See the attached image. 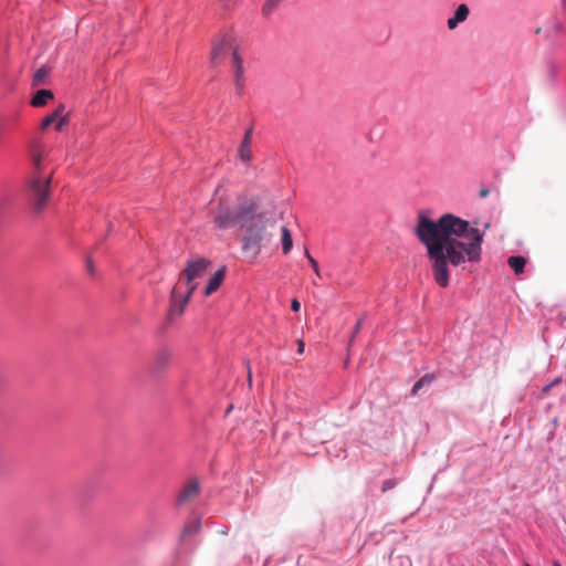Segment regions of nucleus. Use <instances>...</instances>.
Here are the masks:
<instances>
[{
    "instance_id": "f257e3e1",
    "label": "nucleus",
    "mask_w": 566,
    "mask_h": 566,
    "mask_svg": "<svg viewBox=\"0 0 566 566\" xmlns=\"http://www.w3.org/2000/svg\"><path fill=\"white\" fill-rule=\"evenodd\" d=\"M416 234L427 248L433 279L441 287L449 285V265L464 270L467 264L481 261L483 233L452 213L437 221L419 213Z\"/></svg>"
},
{
    "instance_id": "f03ea898",
    "label": "nucleus",
    "mask_w": 566,
    "mask_h": 566,
    "mask_svg": "<svg viewBox=\"0 0 566 566\" xmlns=\"http://www.w3.org/2000/svg\"><path fill=\"white\" fill-rule=\"evenodd\" d=\"M44 157V149L41 146H35L32 151L33 175L29 182L28 195L36 211H41L49 198L50 186L53 172H45L42 169V159Z\"/></svg>"
},
{
    "instance_id": "7ed1b4c3",
    "label": "nucleus",
    "mask_w": 566,
    "mask_h": 566,
    "mask_svg": "<svg viewBox=\"0 0 566 566\" xmlns=\"http://www.w3.org/2000/svg\"><path fill=\"white\" fill-rule=\"evenodd\" d=\"M243 228L245 232L242 238V251L255 259L271 241L274 222L255 212L253 220H250Z\"/></svg>"
},
{
    "instance_id": "20e7f679",
    "label": "nucleus",
    "mask_w": 566,
    "mask_h": 566,
    "mask_svg": "<svg viewBox=\"0 0 566 566\" xmlns=\"http://www.w3.org/2000/svg\"><path fill=\"white\" fill-rule=\"evenodd\" d=\"M255 211L256 205L249 198L240 199L234 208L226 206L220 200L213 216V222L219 229H229L238 224L245 227L250 220H253Z\"/></svg>"
},
{
    "instance_id": "39448f33",
    "label": "nucleus",
    "mask_w": 566,
    "mask_h": 566,
    "mask_svg": "<svg viewBox=\"0 0 566 566\" xmlns=\"http://www.w3.org/2000/svg\"><path fill=\"white\" fill-rule=\"evenodd\" d=\"M210 264V260L200 256L187 261L186 268L181 272L179 282L177 284L180 286L181 283L185 282L187 286L185 302H189L192 293L198 286L196 280L201 279L206 274Z\"/></svg>"
},
{
    "instance_id": "423d86ee",
    "label": "nucleus",
    "mask_w": 566,
    "mask_h": 566,
    "mask_svg": "<svg viewBox=\"0 0 566 566\" xmlns=\"http://www.w3.org/2000/svg\"><path fill=\"white\" fill-rule=\"evenodd\" d=\"M69 123V115L65 112L64 105H59L57 108L50 115H48L43 120L41 128L44 130L50 125L55 124V129L61 132L63 127Z\"/></svg>"
},
{
    "instance_id": "0eeeda50",
    "label": "nucleus",
    "mask_w": 566,
    "mask_h": 566,
    "mask_svg": "<svg viewBox=\"0 0 566 566\" xmlns=\"http://www.w3.org/2000/svg\"><path fill=\"white\" fill-rule=\"evenodd\" d=\"M233 51H237V49L233 46L231 40L228 38H223L212 46L210 54L211 63H220L229 53H231V55L233 56Z\"/></svg>"
},
{
    "instance_id": "6e6552de",
    "label": "nucleus",
    "mask_w": 566,
    "mask_h": 566,
    "mask_svg": "<svg viewBox=\"0 0 566 566\" xmlns=\"http://www.w3.org/2000/svg\"><path fill=\"white\" fill-rule=\"evenodd\" d=\"M200 492V485L197 480H190L180 491L178 495V504H187L193 501Z\"/></svg>"
},
{
    "instance_id": "1a4fd4ad",
    "label": "nucleus",
    "mask_w": 566,
    "mask_h": 566,
    "mask_svg": "<svg viewBox=\"0 0 566 566\" xmlns=\"http://www.w3.org/2000/svg\"><path fill=\"white\" fill-rule=\"evenodd\" d=\"M179 287L180 286L176 285L171 291L170 308H169L170 316H172V315L180 316L184 313L186 305L188 304V302H185L186 292L184 294L179 293L178 292Z\"/></svg>"
},
{
    "instance_id": "9d476101",
    "label": "nucleus",
    "mask_w": 566,
    "mask_h": 566,
    "mask_svg": "<svg viewBox=\"0 0 566 566\" xmlns=\"http://www.w3.org/2000/svg\"><path fill=\"white\" fill-rule=\"evenodd\" d=\"M233 71H234V84L239 94L243 92L244 88V69L241 56L238 51H233V60H232Z\"/></svg>"
},
{
    "instance_id": "9b49d317",
    "label": "nucleus",
    "mask_w": 566,
    "mask_h": 566,
    "mask_svg": "<svg viewBox=\"0 0 566 566\" xmlns=\"http://www.w3.org/2000/svg\"><path fill=\"white\" fill-rule=\"evenodd\" d=\"M252 128H248L244 136H243V139L241 142V145L239 147V156H240V159L242 161H244L245 164H249L253 156H252V150H251V143H252Z\"/></svg>"
},
{
    "instance_id": "f8f14e48",
    "label": "nucleus",
    "mask_w": 566,
    "mask_h": 566,
    "mask_svg": "<svg viewBox=\"0 0 566 566\" xmlns=\"http://www.w3.org/2000/svg\"><path fill=\"white\" fill-rule=\"evenodd\" d=\"M470 14V9L467 4L458 6L453 17L449 18L447 25L450 30H454L460 23L464 22Z\"/></svg>"
},
{
    "instance_id": "ddd939ff",
    "label": "nucleus",
    "mask_w": 566,
    "mask_h": 566,
    "mask_svg": "<svg viewBox=\"0 0 566 566\" xmlns=\"http://www.w3.org/2000/svg\"><path fill=\"white\" fill-rule=\"evenodd\" d=\"M226 276V268L219 269L209 279L208 284L205 289V295L209 296L214 293L222 284Z\"/></svg>"
},
{
    "instance_id": "4468645a",
    "label": "nucleus",
    "mask_w": 566,
    "mask_h": 566,
    "mask_svg": "<svg viewBox=\"0 0 566 566\" xmlns=\"http://www.w3.org/2000/svg\"><path fill=\"white\" fill-rule=\"evenodd\" d=\"M53 98V92L50 90H40L31 99V105L33 107H42L44 106L49 99Z\"/></svg>"
},
{
    "instance_id": "2eb2a0df",
    "label": "nucleus",
    "mask_w": 566,
    "mask_h": 566,
    "mask_svg": "<svg viewBox=\"0 0 566 566\" xmlns=\"http://www.w3.org/2000/svg\"><path fill=\"white\" fill-rule=\"evenodd\" d=\"M507 263L515 274H522L524 272L526 259L521 255H513L509 258Z\"/></svg>"
},
{
    "instance_id": "dca6fc26",
    "label": "nucleus",
    "mask_w": 566,
    "mask_h": 566,
    "mask_svg": "<svg viewBox=\"0 0 566 566\" xmlns=\"http://www.w3.org/2000/svg\"><path fill=\"white\" fill-rule=\"evenodd\" d=\"M281 240H282V250L284 254H287L293 248V240L290 230L286 227L281 228Z\"/></svg>"
},
{
    "instance_id": "f3484780",
    "label": "nucleus",
    "mask_w": 566,
    "mask_h": 566,
    "mask_svg": "<svg viewBox=\"0 0 566 566\" xmlns=\"http://www.w3.org/2000/svg\"><path fill=\"white\" fill-rule=\"evenodd\" d=\"M171 359V354L168 349H160L157 352L155 357V364L157 368H164Z\"/></svg>"
},
{
    "instance_id": "a211bd4d",
    "label": "nucleus",
    "mask_w": 566,
    "mask_h": 566,
    "mask_svg": "<svg viewBox=\"0 0 566 566\" xmlns=\"http://www.w3.org/2000/svg\"><path fill=\"white\" fill-rule=\"evenodd\" d=\"M434 379V375H431V374H426L424 376H422L412 387V395H417L418 391L424 387V386H429Z\"/></svg>"
},
{
    "instance_id": "6ab92c4d",
    "label": "nucleus",
    "mask_w": 566,
    "mask_h": 566,
    "mask_svg": "<svg viewBox=\"0 0 566 566\" xmlns=\"http://www.w3.org/2000/svg\"><path fill=\"white\" fill-rule=\"evenodd\" d=\"M200 527H201L200 521H198V520L192 521L191 523L187 524L184 527L181 536L186 537V536L195 535L200 531Z\"/></svg>"
},
{
    "instance_id": "aec40b11",
    "label": "nucleus",
    "mask_w": 566,
    "mask_h": 566,
    "mask_svg": "<svg viewBox=\"0 0 566 566\" xmlns=\"http://www.w3.org/2000/svg\"><path fill=\"white\" fill-rule=\"evenodd\" d=\"M48 74L49 70L45 66L40 67L33 75V85L38 86L43 84Z\"/></svg>"
},
{
    "instance_id": "412c9836",
    "label": "nucleus",
    "mask_w": 566,
    "mask_h": 566,
    "mask_svg": "<svg viewBox=\"0 0 566 566\" xmlns=\"http://www.w3.org/2000/svg\"><path fill=\"white\" fill-rule=\"evenodd\" d=\"M306 258L310 262V264L312 265L315 274L319 277L321 276V272H319V268H318V263L316 262V260L310 254L308 251H306Z\"/></svg>"
},
{
    "instance_id": "4be33fe9",
    "label": "nucleus",
    "mask_w": 566,
    "mask_h": 566,
    "mask_svg": "<svg viewBox=\"0 0 566 566\" xmlns=\"http://www.w3.org/2000/svg\"><path fill=\"white\" fill-rule=\"evenodd\" d=\"M280 0H268L264 4L263 11L265 14H269L272 10L275 9Z\"/></svg>"
},
{
    "instance_id": "5701e85b",
    "label": "nucleus",
    "mask_w": 566,
    "mask_h": 566,
    "mask_svg": "<svg viewBox=\"0 0 566 566\" xmlns=\"http://www.w3.org/2000/svg\"><path fill=\"white\" fill-rule=\"evenodd\" d=\"M361 326H363V319H358L356 325H355V328H354V331L352 333V336L349 338V345L354 342V339H355L356 335L359 333Z\"/></svg>"
},
{
    "instance_id": "b1692460",
    "label": "nucleus",
    "mask_w": 566,
    "mask_h": 566,
    "mask_svg": "<svg viewBox=\"0 0 566 566\" xmlns=\"http://www.w3.org/2000/svg\"><path fill=\"white\" fill-rule=\"evenodd\" d=\"M395 486V482L392 480H386L384 483H382V492H386L387 490L391 489Z\"/></svg>"
},
{
    "instance_id": "393cba45",
    "label": "nucleus",
    "mask_w": 566,
    "mask_h": 566,
    "mask_svg": "<svg viewBox=\"0 0 566 566\" xmlns=\"http://www.w3.org/2000/svg\"><path fill=\"white\" fill-rule=\"evenodd\" d=\"M291 307L294 312H297L301 308V303L296 298H293L291 302Z\"/></svg>"
},
{
    "instance_id": "a878e982",
    "label": "nucleus",
    "mask_w": 566,
    "mask_h": 566,
    "mask_svg": "<svg viewBox=\"0 0 566 566\" xmlns=\"http://www.w3.org/2000/svg\"><path fill=\"white\" fill-rule=\"evenodd\" d=\"M304 347H305L304 342L302 339H298L297 340V352H298V354H303Z\"/></svg>"
},
{
    "instance_id": "bb28decb",
    "label": "nucleus",
    "mask_w": 566,
    "mask_h": 566,
    "mask_svg": "<svg viewBox=\"0 0 566 566\" xmlns=\"http://www.w3.org/2000/svg\"><path fill=\"white\" fill-rule=\"evenodd\" d=\"M489 193H490V190L488 188H483L480 190L479 196H480V198H486L489 196Z\"/></svg>"
},
{
    "instance_id": "cd10ccee",
    "label": "nucleus",
    "mask_w": 566,
    "mask_h": 566,
    "mask_svg": "<svg viewBox=\"0 0 566 566\" xmlns=\"http://www.w3.org/2000/svg\"><path fill=\"white\" fill-rule=\"evenodd\" d=\"M6 384H7L6 377L0 371V389H2L6 386Z\"/></svg>"
},
{
    "instance_id": "c85d7f7f",
    "label": "nucleus",
    "mask_w": 566,
    "mask_h": 566,
    "mask_svg": "<svg viewBox=\"0 0 566 566\" xmlns=\"http://www.w3.org/2000/svg\"><path fill=\"white\" fill-rule=\"evenodd\" d=\"M87 271L93 274L94 272V268H93V264H92V261L91 260H87Z\"/></svg>"
},
{
    "instance_id": "c756f323",
    "label": "nucleus",
    "mask_w": 566,
    "mask_h": 566,
    "mask_svg": "<svg viewBox=\"0 0 566 566\" xmlns=\"http://www.w3.org/2000/svg\"><path fill=\"white\" fill-rule=\"evenodd\" d=\"M554 28H555L556 32H559L562 30V24L560 23H555Z\"/></svg>"
},
{
    "instance_id": "7c9ffc66",
    "label": "nucleus",
    "mask_w": 566,
    "mask_h": 566,
    "mask_svg": "<svg viewBox=\"0 0 566 566\" xmlns=\"http://www.w3.org/2000/svg\"><path fill=\"white\" fill-rule=\"evenodd\" d=\"M553 385H554V384H551V385L545 386V387H544V391H547V390L551 388V386H553Z\"/></svg>"
},
{
    "instance_id": "2f4dec72",
    "label": "nucleus",
    "mask_w": 566,
    "mask_h": 566,
    "mask_svg": "<svg viewBox=\"0 0 566 566\" xmlns=\"http://www.w3.org/2000/svg\"><path fill=\"white\" fill-rule=\"evenodd\" d=\"M541 32H542V28H537V29L535 30V33H536V34H539Z\"/></svg>"
},
{
    "instance_id": "473e14b6",
    "label": "nucleus",
    "mask_w": 566,
    "mask_h": 566,
    "mask_svg": "<svg viewBox=\"0 0 566 566\" xmlns=\"http://www.w3.org/2000/svg\"><path fill=\"white\" fill-rule=\"evenodd\" d=\"M553 566H562L557 560L553 563Z\"/></svg>"
},
{
    "instance_id": "72a5a7b5",
    "label": "nucleus",
    "mask_w": 566,
    "mask_h": 566,
    "mask_svg": "<svg viewBox=\"0 0 566 566\" xmlns=\"http://www.w3.org/2000/svg\"><path fill=\"white\" fill-rule=\"evenodd\" d=\"M248 378H249V382H251V380H252V376H251V373H250V371H249V377H248Z\"/></svg>"
},
{
    "instance_id": "f704fd0d",
    "label": "nucleus",
    "mask_w": 566,
    "mask_h": 566,
    "mask_svg": "<svg viewBox=\"0 0 566 566\" xmlns=\"http://www.w3.org/2000/svg\"><path fill=\"white\" fill-rule=\"evenodd\" d=\"M223 2L224 6H228V1L229 0H221Z\"/></svg>"
},
{
    "instance_id": "c9c22d12",
    "label": "nucleus",
    "mask_w": 566,
    "mask_h": 566,
    "mask_svg": "<svg viewBox=\"0 0 566 566\" xmlns=\"http://www.w3.org/2000/svg\"><path fill=\"white\" fill-rule=\"evenodd\" d=\"M525 566H530V564L526 563Z\"/></svg>"
}]
</instances>
